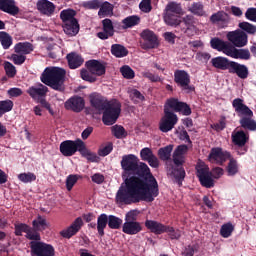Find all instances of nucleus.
Returning <instances> with one entry per match:
<instances>
[{
	"label": "nucleus",
	"instance_id": "22",
	"mask_svg": "<svg viewBox=\"0 0 256 256\" xmlns=\"http://www.w3.org/2000/svg\"><path fill=\"white\" fill-rule=\"evenodd\" d=\"M229 73L231 75H237L239 79H247L249 77V68L245 64L232 61Z\"/></svg>",
	"mask_w": 256,
	"mask_h": 256
},
{
	"label": "nucleus",
	"instance_id": "46",
	"mask_svg": "<svg viewBox=\"0 0 256 256\" xmlns=\"http://www.w3.org/2000/svg\"><path fill=\"white\" fill-rule=\"evenodd\" d=\"M238 27L240 31H243L246 35H256V26L249 22H240Z\"/></svg>",
	"mask_w": 256,
	"mask_h": 256
},
{
	"label": "nucleus",
	"instance_id": "49",
	"mask_svg": "<svg viewBox=\"0 0 256 256\" xmlns=\"http://www.w3.org/2000/svg\"><path fill=\"white\" fill-rule=\"evenodd\" d=\"M233 231H235V226L231 223H226L222 225L220 235L224 239H228V237L233 234Z\"/></svg>",
	"mask_w": 256,
	"mask_h": 256
},
{
	"label": "nucleus",
	"instance_id": "40",
	"mask_svg": "<svg viewBox=\"0 0 256 256\" xmlns=\"http://www.w3.org/2000/svg\"><path fill=\"white\" fill-rule=\"evenodd\" d=\"M113 13V4L103 0L100 2V7L98 11L99 17H109Z\"/></svg>",
	"mask_w": 256,
	"mask_h": 256
},
{
	"label": "nucleus",
	"instance_id": "45",
	"mask_svg": "<svg viewBox=\"0 0 256 256\" xmlns=\"http://www.w3.org/2000/svg\"><path fill=\"white\" fill-rule=\"evenodd\" d=\"M226 171L229 177H234V175H237V173H239V164L237 163V160H235V158L230 157L229 163L226 167Z\"/></svg>",
	"mask_w": 256,
	"mask_h": 256
},
{
	"label": "nucleus",
	"instance_id": "3",
	"mask_svg": "<svg viewBox=\"0 0 256 256\" xmlns=\"http://www.w3.org/2000/svg\"><path fill=\"white\" fill-rule=\"evenodd\" d=\"M232 107L236 115L240 118L239 123L245 131H256V120L253 119V110L247 106L243 99L235 98L232 102Z\"/></svg>",
	"mask_w": 256,
	"mask_h": 256
},
{
	"label": "nucleus",
	"instance_id": "53",
	"mask_svg": "<svg viewBox=\"0 0 256 256\" xmlns=\"http://www.w3.org/2000/svg\"><path fill=\"white\" fill-rule=\"evenodd\" d=\"M178 33L182 35H187V37L193 36V28H190L183 20H181L180 24L176 27Z\"/></svg>",
	"mask_w": 256,
	"mask_h": 256
},
{
	"label": "nucleus",
	"instance_id": "29",
	"mask_svg": "<svg viewBox=\"0 0 256 256\" xmlns=\"http://www.w3.org/2000/svg\"><path fill=\"white\" fill-rule=\"evenodd\" d=\"M144 225L146 229H148V231H150L151 233H154V235H163L167 227V225H164L155 220H146Z\"/></svg>",
	"mask_w": 256,
	"mask_h": 256
},
{
	"label": "nucleus",
	"instance_id": "10",
	"mask_svg": "<svg viewBox=\"0 0 256 256\" xmlns=\"http://www.w3.org/2000/svg\"><path fill=\"white\" fill-rule=\"evenodd\" d=\"M164 109H167L168 111H174V113H181V115H184L186 117H189L191 115V106L185 102L179 101L177 98H170L166 100V103L164 105Z\"/></svg>",
	"mask_w": 256,
	"mask_h": 256
},
{
	"label": "nucleus",
	"instance_id": "11",
	"mask_svg": "<svg viewBox=\"0 0 256 256\" xmlns=\"http://www.w3.org/2000/svg\"><path fill=\"white\" fill-rule=\"evenodd\" d=\"M174 81L186 93H193L195 91V86L191 85V76L185 70H176L174 72Z\"/></svg>",
	"mask_w": 256,
	"mask_h": 256
},
{
	"label": "nucleus",
	"instance_id": "32",
	"mask_svg": "<svg viewBox=\"0 0 256 256\" xmlns=\"http://www.w3.org/2000/svg\"><path fill=\"white\" fill-rule=\"evenodd\" d=\"M97 231L100 237H105V229L109 225V217L107 214H100L97 218Z\"/></svg>",
	"mask_w": 256,
	"mask_h": 256
},
{
	"label": "nucleus",
	"instance_id": "41",
	"mask_svg": "<svg viewBox=\"0 0 256 256\" xmlns=\"http://www.w3.org/2000/svg\"><path fill=\"white\" fill-rule=\"evenodd\" d=\"M164 13L171 15H181L183 13V8L181 7V4L177 2H170L166 5Z\"/></svg>",
	"mask_w": 256,
	"mask_h": 256
},
{
	"label": "nucleus",
	"instance_id": "51",
	"mask_svg": "<svg viewBox=\"0 0 256 256\" xmlns=\"http://www.w3.org/2000/svg\"><path fill=\"white\" fill-rule=\"evenodd\" d=\"M164 233H167L168 237H170V239H172V240L181 239V230L175 229L172 226L166 225V228L164 229Z\"/></svg>",
	"mask_w": 256,
	"mask_h": 256
},
{
	"label": "nucleus",
	"instance_id": "33",
	"mask_svg": "<svg viewBox=\"0 0 256 256\" xmlns=\"http://www.w3.org/2000/svg\"><path fill=\"white\" fill-rule=\"evenodd\" d=\"M63 31L66 35H70V37H75L77 33H79V21L73 20L72 22H64Z\"/></svg>",
	"mask_w": 256,
	"mask_h": 256
},
{
	"label": "nucleus",
	"instance_id": "43",
	"mask_svg": "<svg viewBox=\"0 0 256 256\" xmlns=\"http://www.w3.org/2000/svg\"><path fill=\"white\" fill-rule=\"evenodd\" d=\"M171 153H173V145H167L158 150V156L161 161H171Z\"/></svg>",
	"mask_w": 256,
	"mask_h": 256
},
{
	"label": "nucleus",
	"instance_id": "25",
	"mask_svg": "<svg viewBox=\"0 0 256 256\" xmlns=\"http://www.w3.org/2000/svg\"><path fill=\"white\" fill-rule=\"evenodd\" d=\"M110 101L107 98L99 94L90 95L91 106L96 109V111H104L106 106Z\"/></svg>",
	"mask_w": 256,
	"mask_h": 256
},
{
	"label": "nucleus",
	"instance_id": "62",
	"mask_svg": "<svg viewBox=\"0 0 256 256\" xmlns=\"http://www.w3.org/2000/svg\"><path fill=\"white\" fill-rule=\"evenodd\" d=\"M139 9L142 13H151L153 6H151V0H142L139 4Z\"/></svg>",
	"mask_w": 256,
	"mask_h": 256
},
{
	"label": "nucleus",
	"instance_id": "4",
	"mask_svg": "<svg viewBox=\"0 0 256 256\" xmlns=\"http://www.w3.org/2000/svg\"><path fill=\"white\" fill-rule=\"evenodd\" d=\"M187 151H189V146L182 144L176 147L172 155L173 163L175 165L172 168V175L179 186L183 185L186 176L183 164L185 163V154Z\"/></svg>",
	"mask_w": 256,
	"mask_h": 256
},
{
	"label": "nucleus",
	"instance_id": "23",
	"mask_svg": "<svg viewBox=\"0 0 256 256\" xmlns=\"http://www.w3.org/2000/svg\"><path fill=\"white\" fill-rule=\"evenodd\" d=\"M27 93L32 99L38 100L39 102L40 99H45V97H47L49 88L43 84H38V86H31L27 90Z\"/></svg>",
	"mask_w": 256,
	"mask_h": 256
},
{
	"label": "nucleus",
	"instance_id": "7",
	"mask_svg": "<svg viewBox=\"0 0 256 256\" xmlns=\"http://www.w3.org/2000/svg\"><path fill=\"white\" fill-rule=\"evenodd\" d=\"M196 177L200 181V185L206 189H211L215 187V180H213L212 173L209 170V166L205 163L197 164L196 167Z\"/></svg>",
	"mask_w": 256,
	"mask_h": 256
},
{
	"label": "nucleus",
	"instance_id": "54",
	"mask_svg": "<svg viewBox=\"0 0 256 256\" xmlns=\"http://www.w3.org/2000/svg\"><path fill=\"white\" fill-rule=\"evenodd\" d=\"M4 71L9 79H13L17 75V68L9 61L4 62Z\"/></svg>",
	"mask_w": 256,
	"mask_h": 256
},
{
	"label": "nucleus",
	"instance_id": "61",
	"mask_svg": "<svg viewBox=\"0 0 256 256\" xmlns=\"http://www.w3.org/2000/svg\"><path fill=\"white\" fill-rule=\"evenodd\" d=\"M25 237L26 239H29V241L41 242V235L39 234V232L33 231V228H31V226L26 232Z\"/></svg>",
	"mask_w": 256,
	"mask_h": 256
},
{
	"label": "nucleus",
	"instance_id": "6",
	"mask_svg": "<svg viewBox=\"0 0 256 256\" xmlns=\"http://www.w3.org/2000/svg\"><path fill=\"white\" fill-rule=\"evenodd\" d=\"M102 122L104 125H115L119 115H121V102L117 99L110 100L106 108H104Z\"/></svg>",
	"mask_w": 256,
	"mask_h": 256
},
{
	"label": "nucleus",
	"instance_id": "16",
	"mask_svg": "<svg viewBox=\"0 0 256 256\" xmlns=\"http://www.w3.org/2000/svg\"><path fill=\"white\" fill-rule=\"evenodd\" d=\"M227 159H231V153L224 152L222 148H212L209 155L208 161L210 163H216V165H223Z\"/></svg>",
	"mask_w": 256,
	"mask_h": 256
},
{
	"label": "nucleus",
	"instance_id": "20",
	"mask_svg": "<svg viewBox=\"0 0 256 256\" xmlns=\"http://www.w3.org/2000/svg\"><path fill=\"white\" fill-rule=\"evenodd\" d=\"M36 8L41 13V15H46V17H52L55 14V9L57 6L49 0H38L36 3Z\"/></svg>",
	"mask_w": 256,
	"mask_h": 256
},
{
	"label": "nucleus",
	"instance_id": "58",
	"mask_svg": "<svg viewBox=\"0 0 256 256\" xmlns=\"http://www.w3.org/2000/svg\"><path fill=\"white\" fill-rule=\"evenodd\" d=\"M101 1L102 0L85 1V2L82 3V7H84V9L97 11V9H99V7H101Z\"/></svg>",
	"mask_w": 256,
	"mask_h": 256
},
{
	"label": "nucleus",
	"instance_id": "30",
	"mask_svg": "<svg viewBox=\"0 0 256 256\" xmlns=\"http://www.w3.org/2000/svg\"><path fill=\"white\" fill-rule=\"evenodd\" d=\"M66 59L68 61V65L71 69H79V67H81L83 65V63L85 62L83 57H81V55H79L75 52H71V53L67 54Z\"/></svg>",
	"mask_w": 256,
	"mask_h": 256
},
{
	"label": "nucleus",
	"instance_id": "63",
	"mask_svg": "<svg viewBox=\"0 0 256 256\" xmlns=\"http://www.w3.org/2000/svg\"><path fill=\"white\" fill-rule=\"evenodd\" d=\"M155 154H153V150H151V148H143L140 151V157L142 159V161H148V159H150L152 156H154Z\"/></svg>",
	"mask_w": 256,
	"mask_h": 256
},
{
	"label": "nucleus",
	"instance_id": "60",
	"mask_svg": "<svg viewBox=\"0 0 256 256\" xmlns=\"http://www.w3.org/2000/svg\"><path fill=\"white\" fill-rule=\"evenodd\" d=\"M225 41L222 39H219L217 37L212 38L210 41V46L212 49H215L216 51H223V47L225 46Z\"/></svg>",
	"mask_w": 256,
	"mask_h": 256
},
{
	"label": "nucleus",
	"instance_id": "37",
	"mask_svg": "<svg viewBox=\"0 0 256 256\" xmlns=\"http://www.w3.org/2000/svg\"><path fill=\"white\" fill-rule=\"evenodd\" d=\"M164 23L169 27H179L181 25V16L164 12Z\"/></svg>",
	"mask_w": 256,
	"mask_h": 256
},
{
	"label": "nucleus",
	"instance_id": "15",
	"mask_svg": "<svg viewBox=\"0 0 256 256\" xmlns=\"http://www.w3.org/2000/svg\"><path fill=\"white\" fill-rule=\"evenodd\" d=\"M226 37L234 47H238L240 49L247 46L249 43V36L241 29L228 32Z\"/></svg>",
	"mask_w": 256,
	"mask_h": 256
},
{
	"label": "nucleus",
	"instance_id": "47",
	"mask_svg": "<svg viewBox=\"0 0 256 256\" xmlns=\"http://www.w3.org/2000/svg\"><path fill=\"white\" fill-rule=\"evenodd\" d=\"M123 225V219L115 216V215H109L108 216V227L109 229H119Z\"/></svg>",
	"mask_w": 256,
	"mask_h": 256
},
{
	"label": "nucleus",
	"instance_id": "28",
	"mask_svg": "<svg viewBox=\"0 0 256 256\" xmlns=\"http://www.w3.org/2000/svg\"><path fill=\"white\" fill-rule=\"evenodd\" d=\"M232 143L236 147H244L249 143V133H246L243 130L232 133Z\"/></svg>",
	"mask_w": 256,
	"mask_h": 256
},
{
	"label": "nucleus",
	"instance_id": "18",
	"mask_svg": "<svg viewBox=\"0 0 256 256\" xmlns=\"http://www.w3.org/2000/svg\"><path fill=\"white\" fill-rule=\"evenodd\" d=\"M81 227H83V218L78 217L68 228L60 231V236L64 239H71V237H75V235L81 231Z\"/></svg>",
	"mask_w": 256,
	"mask_h": 256
},
{
	"label": "nucleus",
	"instance_id": "5",
	"mask_svg": "<svg viewBox=\"0 0 256 256\" xmlns=\"http://www.w3.org/2000/svg\"><path fill=\"white\" fill-rule=\"evenodd\" d=\"M86 69L80 71V77L83 81H88V83H95L97 77H102L105 75L107 68L99 60H88L85 62Z\"/></svg>",
	"mask_w": 256,
	"mask_h": 256
},
{
	"label": "nucleus",
	"instance_id": "27",
	"mask_svg": "<svg viewBox=\"0 0 256 256\" xmlns=\"http://www.w3.org/2000/svg\"><path fill=\"white\" fill-rule=\"evenodd\" d=\"M122 231L126 235H138V233H141L143 231V225L141 222H127L122 225Z\"/></svg>",
	"mask_w": 256,
	"mask_h": 256
},
{
	"label": "nucleus",
	"instance_id": "12",
	"mask_svg": "<svg viewBox=\"0 0 256 256\" xmlns=\"http://www.w3.org/2000/svg\"><path fill=\"white\" fill-rule=\"evenodd\" d=\"M83 140L80 138L76 140H65L60 143V153L64 157H73L77 151L80 153L83 147Z\"/></svg>",
	"mask_w": 256,
	"mask_h": 256
},
{
	"label": "nucleus",
	"instance_id": "2",
	"mask_svg": "<svg viewBox=\"0 0 256 256\" xmlns=\"http://www.w3.org/2000/svg\"><path fill=\"white\" fill-rule=\"evenodd\" d=\"M67 75V71L63 68L59 67H47L42 72L40 76V81L54 89V91H59L63 93L65 91V77Z\"/></svg>",
	"mask_w": 256,
	"mask_h": 256
},
{
	"label": "nucleus",
	"instance_id": "24",
	"mask_svg": "<svg viewBox=\"0 0 256 256\" xmlns=\"http://www.w3.org/2000/svg\"><path fill=\"white\" fill-rule=\"evenodd\" d=\"M233 61L229 60L227 57L217 56L211 59V65L214 69L219 71H230Z\"/></svg>",
	"mask_w": 256,
	"mask_h": 256
},
{
	"label": "nucleus",
	"instance_id": "34",
	"mask_svg": "<svg viewBox=\"0 0 256 256\" xmlns=\"http://www.w3.org/2000/svg\"><path fill=\"white\" fill-rule=\"evenodd\" d=\"M33 44L30 42H19L14 46L15 53L22 55H29L33 53Z\"/></svg>",
	"mask_w": 256,
	"mask_h": 256
},
{
	"label": "nucleus",
	"instance_id": "52",
	"mask_svg": "<svg viewBox=\"0 0 256 256\" xmlns=\"http://www.w3.org/2000/svg\"><path fill=\"white\" fill-rule=\"evenodd\" d=\"M111 130L116 139H125V137H127V131L123 126L115 125L111 128Z\"/></svg>",
	"mask_w": 256,
	"mask_h": 256
},
{
	"label": "nucleus",
	"instance_id": "35",
	"mask_svg": "<svg viewBox=\"0 0 256 256\" xmlns=\"http://www.w3.org/2000/svg\"><path fill=\"white\" fill-rule=\"evenodd\" d=\"M139 23H141V18L139 16H128L122 20L120 29H131V27H135L136 25H139Z\"/></svg>",
	"mask_w": 256,
	"mask_h": 256
},
{
	"label": "nucleus",
	"instance_id": "19",
	"mask_svg": "<svg viewBox=\"0 0 256 256\" xmlns=\"http://www.w3.org/2000/svg\"><path fill=\"white\" fill-rule=\"evenodd\" d=\"M113 35H115V26H113V21L109 18L102 20V31L98 32L96 37L105 41L110 37H113Z\"/></svg>",
	"mask_w": 256,
	"mask_h": 256
},
{
	"label": "nucleus",
	"instance_id": "59",
	"mask_svg": "<svg viewBox=\"0 0 256 256\" xmlns=\"http://www.w3.org/2000/svg\"><path fill=\"white\" fill-rule=\"evenodd\" d=\"M18 179L19 181H22V183H32V181L37 180V176L31 172L21 173L18 175Z\"/></svg>",
	"mask_w": 256,
	"mask_h": 256
},
{
	"label": "nucleus",
	"instance_id": "31",
	"mask_svg": "<svg viewBox=\"0 0 256 256\" xmlns=\"http://www.w3.org/2000/svg\"><path fill=\"white\" fill-rule=\"evenodd\" d=\"M210 21L213 23V25L222 23L224 27H227L229 23V14H227L225 11H218L210 16Z\"/></svg>",
	"mask_w": 256,
	"mask_h": 256
},
{
	"label": "nucleus",
	"instance_id": "36",
	"mask_svg": "<svg viewBox=\"0 0 256 256\" xmlns=\"http://www.w3.org/2000/svg\"><path fill=\"white\" fill-rule=\"evenodd\" d=\"M111 54L117 59H121L129 55V50L121 44H113L111 46Z\"/></svg>",
	"mask_w": 256,
	"mask_h": 256
},
{
	"label": "nucleus",
	"instance_id": "8",
	"mask_svg": "<svg viewBox=\"0 0 256 256\" xmlns=\"http://www.w3.org/2000/svg\"><path fill=\"white\" fill-rule=\"evenodd\" d=\"M179 122V117L173 111H168L167 108L164 109V116L160 119L159 122V130L162 133H169V131H173L175 126Z\"/></svg>",
	"mask_w": 256,
	"mask_h": 256
},
{
	"label": "nucleus",
	"instance_id": "42",
	"mask_svg": "<svg viewBox=\"0 0 256 256\" xmlns=\"http://www.w3.org/2000/svg\"><path fill=\"white\" fill-rule=\"evenodd\" d=\"M75 15H77V12L73 9L62 10L60 12V19H62V23H70L77 20Z\"/></svg>",
	"mask_w": 256,
	"mask_h": 256
},
{
	"label": "nucleus",
	"instance_id": "56",
	"mask_svg": "<svg viewBox=\"0 0 256 256\" xmlns=\"http://www.w3.org/2000/svg\"><path fill=\"white\" fill-rule=\"evenodd\" d=\"M130 99L137 105V103H143L145 96L137 89H132L130 91Z\"/></svg>",
	"mask_w": 256,
	"mask_h": 256
},
{
	"label": "nucleus",
	"instance_id": "14",
	"mask_svg": "<svg viewBox=\"0 0 256 256\" xmlns=\"http://www.w3.org/2000/svg\"><path fill=\"white\" fill-rule=\"evenodd\" d=\"M30 249L32 256H55V247L45 242H30Z\"/></svg>",
	"mask_w": 256,
	"mask_h": 256
},
{
	"label": "nucleus",
	"instance_id": "44",
	"mask_svg": "<svg viewBox=\"0 0 256 256\" xmlns=\"http://www.w3.org/2000/svg\"><path fill=\"white\" fill-rule=\"evenodd\" d=\"M0 43L3 49H9L13 45V37L5 31L0 32Z\"/></svg>",
	"mask_w": 256,
	"mask_h": 256
},
{
	"label": "nucleus",
	"instance_id": "57",
	"mask_svg": "<svg viewBox=\"0 0 256 256\" xmlns=\"http://www.w3.org/2000/svg\"><path fill=\"white\" fill-rule=\"evenodd\" d=\"M120 73L124 79H135V71L129 65H124L120 68Z\"/></svg>",
	"mask_w": 256,
	"mask_h": 256
},
{
	"label": "nucleus",
	"instance_id": "13",
	"mask_svg": "<svg viewBox=\"0 0 256 256\" xmlns=\"http://www.w3.org/2000/svg\"><path fill=\"white\" fill-rule=\"evenodd\" d=\"M141 41L140 46L142 49L149 50V49H157L159 47V37L153 30L144 29L140 33Z\"/></svg>",
	"mask_w": 256,
	"mask_h": 256
},
{
	"label": "nucleus",
	"instance_id": "48",
	"mask_svg": "<svg viewBox=\"0 0 256 256\" xmlns=\"http://www.w3.org/2000/svg\"><path fill=\"white\" fill-rule=\"evenodd\" d=\"M30 227L31 226L25 223H16L14 224V235H16V237H23V233L27 234Z\"/></svg>",
	"mask_w": 256,
	"mask_h": 256
},
{
	"label": "nucleus",
	"instance_id": "21",
	"mask_svg": "<svg viewBox=\"0 0 256 256\" xmlns=\"http://www.w3.org/2000/svg\"><path fill=\"white\" fill-rule=\"evenodd\" d=\"M64 105L67 110L74 111V113H81L85 109V100L79 96L71 97Z\"/></svg>",
	"mask_w": 256,
	"mask_h": 256
},
{
	"label": "nucleus",
	"instance_id": "39",
	"mask_svg": "<svg viewBox=\"0 0 256 256\" xmlns=\"http://www.w3.org/2000/svg\"><path fill=\"white\" fill-rule=\"evenodd\" d=\"M80 155L85 157L87 161H90L91 163H98L99 162V156L95 152H91L89 149H87V145L85 142L82 144V148L80 149Z\"/></svg>",
	"mask_w": 256,
	"mask_h": 256
},
{
	"label": "nucleus",
	"instance_id": "17",
	"mask_svg": "<svg viewBox=\"0 0 256 256\" xmlns=\"http://www.w3.org/2000/svg\"><path fill=\"white\" fill-rule=\"evenodd\" d=\"M139 163V158L135 154H127L122 156L120 165L125 173H133Z\"/></svg>",
	"mask_w": 256,
	"mask_h": 256
},
{
	"label": "nucleus",
	"instance_id": "64",
	"mask_svg": "<svg viewBox=\"0 0 256 256\" xmlns=\"http://www.w3.org/2000/svg\"><path fill=\"white\" fill-rule=\"evenodd\" d=\"M245 17L248 21L256 23V8H248L245 12Z\"/></svg>",
	"mask_w": 256,
	"mask_h": 256
},
{
	"label": "nucleus",
	"instance_id": "55",
	"mask_svg": "<svg viewBox=\"0 0 256 256\" xmlns=\"http://www.w3.org/2000/svg\"><path fill=\"white\" fill-rule=\"evenodd\" d=\"M13 110V101L11 100H2L0 101V117L4 113H9V111Z\"/></svg>",
	"mask_w": 256,
	"mask_h": 256
},
{
	"label": "nucleus",
	"instance_id": "1",
	"mask_svg": "<svg viewBox=\"0 0 256 256\" xmlns=\"http://www.w3.org/2000/svg\"><path fill=\"white\" fill-rule=\"evenodd\" d=\"M133 176L124 180L117 193V203L124 205H133V203H153L155 197H159V183L151 169L145 162H140L134 171Z\"/></svg>",
	"mask_w": 256,
	"mask_h": 256
},
{
	"label": "nucleus",
	"instance_id": "26",
	"mask_svg": "<svg viewBox=\"0 0 256 256\" xmlns=\"http://www.w3.org/2000/svg\"><path fill=\"white\" fill-rule=\"evenodd\" d=\"M0 11L12 15V17L19 15V8L15 5V0H0Z\"/></svg>",
	"mask_w": 256,
	"mask_h": 256
},
{
	"label": "nucleus",
	"instance_id": "50",
	"mask_svg": "<svg viewBox=\"0 0 256 256\" xmlns=\"http://www.w3.org/2000/svg\"><path fill=\"white\" fill-rule=\"evenodd\" d=\"M32 225L35 231H45V229H47V220L41 216H38L36 220H33Z\"/></svg>",
	"mask_w": 256,
	"mask_h": 256
},
{
	"label": "nucleus",
	"instance_id": "38",
	"mask_svg": "<svg viewBox=\"0 0 256 256\" xmlns=\"http://www.w3.org/2000/svg\"><path fill=\"white\" fill-rule=\"evenodd\" d=\"M188 11L196 17H207V12H205V6L201 2H194L189 7Z\"/></svg>",
	"mask_w": 256,
	"mask_h": 256
},
{
	"label": "nucleus",
	"instance_id": "9",
	"mask_svg": "<svg viewBox=\"0 0 256 256\" xmlns=\"http://www.w3.org/2000/svg\"><path fill=\"white\" fill-rule=\"evenodd\" d=\"M221 52L232 59H242L244 61H249V59H251V52H249V49H237L236 46L229 42L224 44Z\"/></svg>",
	"mask_w": 256,
	"mask_h": 256
}]
</instances>
